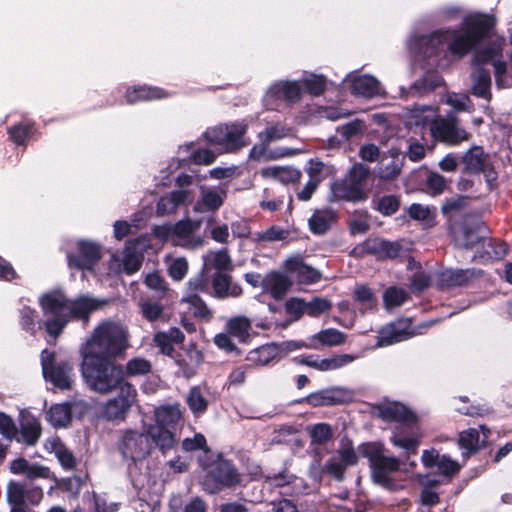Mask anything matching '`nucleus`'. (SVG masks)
<instances>
[{
  "instance_id": "nucleus-22",
  "label": "nucleus",
  "mask_w": 512,
  "mask_h": 512,
  "mask_svg": "<svg viewBox=\"0 0 512 512\" xmlns=\"http://www.w3.org/2000/svg\"><path fill=\"white\" fill-rule=\"evenodd\" d=\"M337 222V215L331 208L315 210L309 218V229L314 235L326 234L332 225Z\"/></svg>"
},
{
  "instance_id": "nucleus-58",
  "label": "nucleus",
  "mask_w": 512,
  "mask_h": 512,
  "mask_svg": "<svg viewBox=\"0 0 512 512\" xmlns=\"http://www.w3.org/2000/svg\"><path fill=\"white\" fill-rule=\"evenodd\" d=\"M310 435L313 443L323 445L332 439L333 431L329 424L318 423L314 425Z\"/></svg>"
},
{
  "instance_id": "nucleus-31",
  "label": "nucleus",
  "mask_w": 512,
  "mask_h": 512,
  "mask_svg": "<svg viewBox=\"0 0 512 512\" xmlns=\"http://www.w3.org/2000/svg\"><path fill=\"white\" fill-rule=\"evenodd\" d=\"M471 93L478 98L491 100V75L488 69L478 68L475 71Z\"/></svg>"
},
{
  "instance_id": "nucleus-56",
  "label": "nucleus",
  "mask_w": 512,
  "mask_h": 512,
  "mask_svg": "<svg viewBox=\"0 0 512 512\" xmlns=\"http://www.w3.org/2000/svg\"><path fill=\"white\" fill-rule=\"evenodd\" d=\"M354 360V357L349 354L335 355L328 359H319L317 370L329 371L341 368Z\"/></svg>"
},
{
  "instance_id": "nucleus-39",
  "label": "nucleus",
  "mask_w": 512,
  "mask_h": 512,
  "mask_svg": "<svg viewBox=\"0 0 512 512\" xmlns=\"http://www.w3.org/2000/svg\"><path fill=\"white\" fill-rule=\"evenodd\" d=\"M443 83L444 80L437 70H428L414 82L412 87L420 94H427L436 90Z\"/></svg>"
},
{
  "instance_id": "nucleus-44",
  "label": "nucleus",
  "mask_w": 512,
  "mask_h": 512,
  "mask_svg": "<svg viewBox=\"0 0 512 512\" xmlns=\"http://www.w3.org/2000/svg\"><path fill=\"white\" fill-rule=\"evenodd\" d=\"M303 86L309 95L318 97L326 91L327 80L322 74L311 73L303 79Z\"/></svg>"
},
{
  "instance_id": "nucleus-5",
  "label": "nucleus",
  "mask_w": 512,
  "mask_h": 512,
  "mask_svg": "<svg viewBox=\"0 0 512 512\" xmlns=\"http://www.w3.org/2000/svg\"><path fill=\"white\" fill-rule=\"evenodd\" d=\"M39 305L45 316H51L43 322L45 331L58 338L70 322V299L62 292H48L40 297Z\"/></svg>"
},
{
  "instance_id": "nucleus-45",
  "label": "nucleus",
  "mask_w": 512,
  "mask_h": 512,
  "mask_svg": "<svg viewBox=\"0 0 512 512\" xmlns=\"http://www.w3.org/2000/svg\"><path fill=\"white\" fill-rule=\"evenodd\" d=\"M226 196V191L223 189L220 192L209 189L202 193L200 203L205 207L206 211L215 212L224 204Z\"/></svg>"
},
{
  "instance_id": "nucleus-40",
  "label": "nucleus",
  "mask_w": 512,
  "mask_h": 512,
  "mask_svg": "<svg viewBox=\"0 0 512 512\" xmlns=\"http://www.w3.org/2000/svg\"><path fill=\"white\" fill-rule=\"evenodd\" d=\"M372 207L385 217L394 215L401 207V196L400 195H383L377 200L373 199Z\"/></svg>"
},
{
  "instance_id": "nucleus-48",
  "label": "nucleus",
  "mask_w": 512,
  "mask_h": 512,
  "mask_svg": "<svg viewBox=\"0 0 512 512\" xmlns=\"http://www.w3.org/2000/svg\"><path fill=\"white\" fill-rule=\"evenodd\" d=\"M409 299L408 293L403 288L388 287L383 293V302L386 308L399 307Z\"/></svg>"
},
{
  "instance_id": "nucleus-60",
  "label": "nucleus",
  "mask_w": 512,
  "mask_h": 512,
  "mask_svg": "<svg viewBox=\"0 0 512 512\" xmlns=\"http://www.w3.org/2000/svg\"><path fill=\"white\" fill-rule=\"evenodd\" d=\"M182 449L186 452L203 450L205 453H209L211 451L205 436L201 433H196L193 438H185L182 441Z\"/></svg>"
},
{
  "instance_id": "nucleus-21",
  "label": "nucleus",
  "mask_w": 512,
  "mask_h": 512,
  "mask_svg": "<svg viewBox=\"0 0 512 512\" xmlns=\"http://www.w3.org/2000/svg\"><path fill=\"white\" fill-rule=\"evenodd\" d=\"M168 93L159 87L135 85L128 87L125 92L126 103L134 105L143 101H153L166 98Z\"/></svg>"
},
{
  "instance_id": "nucleus-33",
  "label": "nucleus",
  "mask_w": 512,
  "mask_h": 512,
  "mask_svg": "<svg viewBox=\"0 0 512 512\" xmlns=\"http://www.w3.org/2000/svg\"><path fill=\"white\" fill-rule=\"evenodd\" d=\"M47 419L55 428H64L72 421V406L70 403L53 404L47 412Z\"/></svg>"
},
{
  "instance_id": "nucleus-19",
  "label": "nucleus",
  "mask_w": 512,
  "mask_h": 512,
  "mask_svg": "<svg viewBox=\"0 0 512 512\" xmlns=\"http://www.w3.org/2000/svg\"><path fill=\"white\" fill-rule=\"evenodd\" d=\"M287 271L296 274L297 280L302 284H314L322 279L321 272L306 264L301 256H293L285 261Z\"/></svg>"
},
{
  "instance_id": "nucleus-6",
  "label": "nucleus",
  "mask_w": 512,
  "mask_h": 512,
  "mask_svg": "<svg viewBox=\"0 0 512 512\" xmlns=\"http://www.w3.org/2000/svg\"><path fill=\"white\" fill-rule=\"evenodd\" d=\"M205 476L203 487L210 494H216L225 488H234L241 482L240 474L231 460L220 453L215 460L203 464Z\"/></svg>"
},
{
  "instance_id": "nucleus-13",
  "label": "nucleus",
  "mask_w": 512,
  "mask_h": 512,
  "mask_svg": "<svg viewBox=\"0 0 512 512\" xmlns=\"http://www.w3.org/2000/svg\"><path fill=\"white\" fill-rule=\"evenodd\" d=\"M101 259V246L89 240H79L77 251L67 253L68 267L79 271L93 270Z\"/></svg>"
},
{
  "instance_id": "nucleus-27",
  "label": "nucleus",
  "mask_w": 512,
  "mask_h": 512,
  "mask_svg": "<svg viewBox=\"0 0 512 512\" xmlns=\"http://www.w3.org/2000/svg\"><path fill=\"white\" fill-rule=\"evenodd\" d=\"M462 162L464 163V172L480 174L488 163V155L483 147L473 146L462 156Z\"/></svg>"
},
{
  "instance_id": "nucleus-38",
  "label": "nucleus",
  "mask_w": 512,
  "mask_h": 512,
  "mask_svg": "<svg viewBox=\"0 0 512 512\" xmlns=\"http://www.w3.org/2000/svg\"><path fill=\"white\" fill-rule=\"evenodd\" d=\"M277 343L262 345L249 351L246 359L257 366H263L278 356Z\"/></svg>"
},
{
  "instance_id": "nucleus-1",
  "label": "nucleus",
  "mask_w": 512,
  "mask_h": 512,
  "mask_svg": "<svg viewBox=\"0 0 512 512\" xmlns=\"http://www.w3.org/2000/svg\"><path fill=\"white\" fill-rule=\"evenodd\" d=\"M495 26L496 18L493 15L475 13L466 16L458 30L449 32L448 52L458 59L464 58L493 36Z\"/></svg>"
},
{
  "instance_id": "nucleus-4",
  "label": "nucleus",
  "mask_w": 512,
  "mask_h": 512,
  "mask_svg": "<svg viewBox=\"0 0 512 512\" xmlns=\"http://www.w3.org/2000/svg\"><path fill=\"white\" fill-rule=\"evenodd\" d=\"M358 451L368 460L373 482L387 490L396 491L398 484L390 474L399 472L403 462L395 456L386 455L387 450L381 442L362 443Z\"/></svg>"
},
{
  "instance_id": "nucleus-50",
  "label": "nucleus",
  "mask_w": 512,
  "mask_h": 512,
  "mask_svg": "<svg viewBox=\"0 0 512 512\" xmlns=\"http://www.w3.org/2000/svg\"><path fill=\"white\" fill-rule=\"evenodd\" d=\"M185 302L189 304L195 317L205 320L212 318V312L209 310L205 301L197 293L189 294L185 298Z\"/></svg>"
},
{
  "instance_id": "nucleus-59",
  "label": "nucleus",
  "mask_w": 512,
  "mask_h": 512,
  "mask_svg": "<svg viewBox=\"0 0 512 512\" xmlns=\"http://www.w3.org/2000/svg\"><path fill=\"white\" fill-rule=\"evenodd\" d=\"M438 473L440 475L446 476V477H453L456 474L459 473L461 466L459 463L453 459L449 455H441L438 464Z\"/></svg>"
},
{
  "instance_id": "nucleus-63",
  "label": "nucleus",
  "mask_w": 512,
  "mask_h": 512,
  "mask_svg": "<svg viewBox=\"0 0 512 512\" xmlns=\"http://www.w3.org/2000/svg\"><path fill=\"white\" fill-rule=\"evenodd\" d=\"M153 342L156 347L159 348L160 353L169 357H174L176 353L175 348L168 337L166 336L165 331H158L153 336Z\"/></svg>"
},
{
  "instance_id": "nucleus-9",
  "label": "nucleus",
  "mask_w": 512,
  "mask_h": 512,
  "mask_svg": "<svg viewBox=\"0 0 512 512\" xmlns=\"http://www.w3.org/2000/svg\"><path fill=\"white\" fill-rule=\"evenodd\" d=\"M401 251L402 245L400 241H390L380 237H369L355 246L351 251V255L356 258H364L366 255H372L379 261H385L398 258Z\"/></svg>"
},
{
  "instance_id": "nucleus-51",
  "label": "nucleus",
  "mask_w": 512,
  "mask_h": 512,
  "mask_svg": "<svg viewBox=\"0 0 512 512\" xmlns=\"http://www.w3.org/2000/svg\"><path fill=\"white\" fill-rule=\"evenodd\" d=\"M313 338L317 339L322 345L329 347L340 345L345 341L344 333L334 328L321 330Z\"/></svg>"
},
{
  "instance_id": "nucleus-52",
  "label": "nucleus",
  "mask_w": 512,
  "mask_h": 512,
  "mask_svg": "<svg viewBox=\"0 0 512 512\" xmlns=\"http://www.w3.org/2000/svg\"><path fill=\"white\" fill-rule=\"evenodd\" d=\"M24 476H25L24 480H22V481L18 480V481L24 482L28 486H35L33 484V481L37 478L55 479V476L51 475V471H50L49 467L40 465L38 463H33V464L30 463Z\"/></svg>"
},
{
  "instance_id": "nucleus-54",
  "label": "nucleus",
  "mask_w": 512,
  "mask_h": 512,
  "mask_svg": "<svg viewBox=\"0 0 512 512\" xmlns=\"http://www.w3.org/2000/svg\"><path fill=\"white\" fill-rule=\"evenodd\" d=\"M370 175V169L364 164H354L348 172L346 179H348L356 187L366 189V183Z\"/></svg>"
},
{
  "instance_id": "nucleus-43",
  "label": "nucleus",
  "mask_w": 512,
  "mask_h": 512,
  "mask_svg": "<svg viewBox=\"0 0 512 512\" xmlns=\"http://www.w3.org/2000/svg\"><path fill=\"white\" fill-rule=\"evenodd\" d=\"M186 403L195 416L204 414L209 406L208 400L204 397L200 387L198 386L190 388L186 398Z\"/></svg>"
},
{
  "instance_id": "nucleus-55",
  "label": "nucleus",
  "mask_w": 512,
  "mask_h": 512,
  "mask_svg": "<svg viewBox=\"0 0 512 512\" xmlns=\"http://www.w3.org/2000/svg\"><path fill=\"white\" fill-rule=\"evenodd\" d=\"M286 314L291 316V319L283 325V327H286L291 322L298 321L302 318L304 314H306V308H305V300L301 298H290L285 302L284 305Z\"/></svg>"
},
{
  "instance_id": "nucleus-36",
  "label": "nucleus",
  "mask_w": 512,
  "mask_h": 512,
  "mask_svg": "<svg viewBox=\"0 0 512 512\" xmlns=\"http://www.w3.org/2000/svg\"><path fill=\"white\" fill-rule=\"evenodd\" d=\"M251 329L252 322L245 316H235L227 322V330L230 335L237 337L243 343H247L250 340Z\"/></svg>"
},
{
  "instance_id": "nucleus-7",
  "label": "nucleus",
  "mask_w": 512,
  "mask_h": 512,
  "mask_svg": "<svg viewBox=\"0 0 512 512\" xmlns=\"http://www.w3.org/2000/svg\"><path fill=\"white\" fill-rule=\"evenodd\" d=\"M42 374L47 382L60 390L72 388L73 365L70 361L56 362V353L47 348L40 353Z\"/></svg>"
},
{
  "instance_id": "nucleus-61",
  "label": "nucleus",
  "mask_w": 512,
  "mask_h": 512,
  "mask_svg": "<svg viewBox=\"0 0 512 512\" xmlns=\"http://www.w3.org/2000/svg\"><path fill=\"white\" fill-rule=\"evenodd\" d=\"M143 318L149 322L158 320L163 314V305L158 302L144 301L140 305Z\"/></svg>"
},
{
  "instance_id": "nucleus-15",
  "label": "nucleus",
  "mask_w": 512,
  "mask_h": 512,
  "mask_svg": "<svg viewBox=\"0 0 512 512\" xmlns=\"http://www.w3.org/2000/svg\"><path fill=\"white\" fill-rule=\"evenodd\" d=\"M444 45V34L434 31L427 35H416L409 40L408 48L416 57L428 60L437 56Z\"/></svg>"
},
{
  "instance_id": "nucleus-28",
  "label": "nucleus",
  "mask_w": 512,
  "mask_h": 512,
  "mask_svg": "<svg viewBox=\"0 0 512 512\" xmlns=\"http://www.w3.org/2000/svg\"><path fill=\"white\" fill-rule=\"evenodd\" d=\"M340 392L338 388H328L310 393L306 397L297 401V403H307L312 407L333 406L342 403V399L337 395Z\"/></svg>"
},
{
  "instance_id": "nucleus-20",
  "label": "nucleus",
  "mask_w": 512,
  "mask_h": 512,
  "mask_svg": "<svg viewBox=\"0 0 512 512\" xmlns=\"http://www.w3.org/2000/svg\"><path fill=\"white\" fill-rule=\"evenodd\" d=\"M105 302L87 295H81L70 299L69 316L70 320H82L88 322L90 315L100 309Z\"/></svg>"
},
{
  "instance_id": "nucleus-26",
  "label": "nucleus",
  "mask_w": 512,
  "mask_h": 512,
  "mask_svg": "<svg viewBox=\"0 0 512 512\" xmlns=\"http://www.w3.org/2000/svg\"><path fill=\"white\" fill-rule=\"evenodd\" d=\"M481 244L483 251L477 252L475 257L479 258L482 262L501 260L508 253V245L499 239L485 238Z\"/></svg>"
},
{
  "instance_id": "nucleus-34",
  "label": "nucleus",
  "mask_w": 512,
  "mask_h": 512,
  "mask_svg": "<svg viewBox=\"0 0 512 512\" xmlns=\"http://www.w3.org/2000/svg\"><path fill=\"white\" fill-rule=\"evenodd\" d=\"M248 129L245 121L226 124V146L232 150H238L245 146L243 137Z\"/></svg>"
},
{
  "instance_id": "nucleus-42",
  "label": "nucleus",
  "mask_w": 512,
  "mask_h": 512,
  "mask_svg": "<svg viewBox=\"0 0 512 512\" xmlns=\"http://www.w3.org/2000/svg\"><path fill=\"white\" fill-rule=\"evenodd\" d=\"M275 94L289 103H296L302 99V87L297 81H282L275 86Z\"/></svg>"
},
{
  "instance_id": "nucleus-10",
  "label": "nucleus",
  "mask_w": 512,
  "mask_h": 512,
  "mask_svg": "<svg viewBox=\"0 0 512 512\" xmlns=\"http://www.w3.org/2000/svg\"><path fill=\"white\" fill-rule=\"evenodd\" d=\"M485 229L484 221L479 216L467 214L460 222L451 226V233L459 246L471 249L484 241L486 237L481 233Z\"/></svg>"
},
{
  "instance_id": "nucleus-23",
  "label": "nucleus",
  "mask_w": 512,
  "mask_h": 512,
  "mask_svg": "<svg viewBox=\"0 0 512 512\" xmlns=\"http://www.w3.org/2000/svg\"><path fill=\"white\" fill-rule=\"evenodd\" d=\"M291 285V280L277 271H273L263 280L264 289L277 301L284 298Z\"/></svg>"
},
{
  "instance_id": "nucleus-46",
  "label": "nucleus",
  "mask_w": 512,
  "mask_h": 512,
  "mask_svg": "<svg viewBox=\"0 0 512 512\" xmlns=\"http://www.w3.org/2000/svg\"><path fill=\"white\" fill-rule=\"evenodd\" d=\"M156 426H162L166 427L168 429L175 428L177 425L179 419H180V413L177 409L166 406L161 407L157 410L156 415Z\"/></svg>"
},
{
  "instance_id": "nucleus-62",
  "label": "nucleus",
  "mask_w": 512,
  "mask_h": 512,
  "mask_svg": "<svg viewBox=\"0 0 512 512\" xmlns=\"http://www.w3.org/2000/svg\"><path fill=\"white\" fill-rule=\"evenodd\" d=\"M401 168L402 163L399 161L398 157L393 158L389 164H384L382 160L379 177L384 180H393L400 174Z\"/></svg>"
},
{
  "instance_id": "nucleus-14",
  "label": "nucleus",
  "mask_w": 512,
  "mask_h": 512,
  "mask_svg": "<svg viewBox=\"0 0 512 512\" xmlns=\"http://www.w3.org/2000/svg\"><path fill=\"white\" fill-rule=\"evenodd\" d=\"M376 416L388 423H400L402 425H416L418 415L407 405L399 401H387L374 406Z\"/></svg>"
},
{
  "instance_id": "nucleus-49",
  "label": "nucleus",
  "mask_w": 512,
  "mask_h": 512,
  "mask_svg": "<svg viewBox=\"0 0 512 512\" xmlns=\"http://www.w3.org/2000/svg\"><path fill=\"white\" fill-rule=\"evenodd\" d=\"M231 281L232 277L229 274L223 272L214 273L211 281L214 296L219 299L227 298L229 296Z\"/></svg>"
},
{
  "instance_id": "nucleus-3",
  "label": "nucleus",
  "mask_w": 512,
  "mask_h": 512,
  "mask_svg": "<svg viewBox=\"0 0 512 512\" xmlns=\"http://www.w3.org/2000/svg\"><path fill=\"white\" fill-rule=\"evenodd\" d=\"M129 337L128 329L124 325L104 320L93 329L90 337L81 345L80 352L118 360L124 357L129 347Z\"/></svg>"
},
{
  "instance_id": "nucleus-32",
  "label": "nucleus",
  "mask_w": 512,
  "mask_h": 512,
  "mask_svg": "<svg viewBox=\"0 0 512 512\" xmlns=\"http://www.w3.org/2000/svg\"><path fill=\"white\" fill-rule=\"evenodd\" d=\"M499 57H503L502 46L496 42L491 43L484 48H477L473 51L472 66L475 70L484 68V65L489 64Z\"/></svg>"
},
{
  "instance_id": "nucleus-25",
  "label": "nucleus",
  "mask_w": 512,
  "mask_h": 512,
  "mask_svg": "<svg viewBox=\"0 0 512 512\" xmlns=\"http://www.w3.org/2000/svg\"><path fill=\"white\" fill-rule=\"evenodd\" d=\"M146 435L149 436L151 445L155 444L163 455L171 450L177 443L175 434L166 427L152 425L149 427Z\"/></svg>"
},
{
  "instance_id": "nucleus-16",
  "label": "nucleus",
  "mask_w": 512,
  "mask_h": 512,
  "mask_svg": "<svg viewBox=\"0 0 512 512\" xmlns=\"http://www.w3.org/2000/svg\"><path fill=\"white\" fill-rule=\"evenodd\" d=\"M480 273L481 270H476L474 268L444 269L437 274L436 286L441 291L450 290L456 287H465Z\"/></svg>"
},
{
  "instance_id": "nucleus-8",
  "label": "nucleus",
  "mask_w": 512,
  "mask_h": 512,
  "mask_svg": "<svg viewBox=\"0 0 512 512\" xmlns=\"http://www.w3.org/2000/svg\"><path fill=\"white\" fill-rule=\"evenodd\" d=\"M44 497L40 486H28L24 482L8 481L6 485V502L9 512H30L29 506H37Z\"/></svg>"
},
{
  "instance_id": "nucleus-11",
  "label": "nucleus",
  "mask_w": 512,
  "mask_h": 512,
  "mask_svg": "<svg viewBox=\"0 0 512 512\" xmlns=\"http://www.w3.org/2000/svg\"><path fill=\"white\" fill-rule=\"evenodd\" d=\"M118 450L125 459L136 463L150 455L152 446L148 435L128 429L118 442Z\"/></svg>"
},
{
  "instance_id": "nucleus-17",
  "label": "nucleus",
  "mask_w": 512,
  "mask_h": 512,
  "mask_svg": "<svg viewBox=\"0 0 512 512\" xmlns=\"http://www.w3.org/2000/svg\"><path fill=\"white\" fill-rule=\"evenodd\" d=\"M434 322H425L417 327V330L424 328L427 329L433 325ZM410 322L399 321L397 324L390 325L389 328L382 330L378 337L379 346H388L409 339L415 334H420V331L409 330Z\"/></svg>"
},
{
  "instance_id": "nucleus-53",
  "label": "nucleus",
  "mask_w": 512,
  "mask_h": 512,
  "mask_svg": "<svg viewBox=\"0 0 512 512\" xmlns=\"http://www.w3.org/2000/svg\"><path fill=\"white\" fill-rule=\"evenodd\" d=\"M353 297L365 309H373L377 305V298L370 287L367 285L357 286Z\"/></svg>"
},
{
  "instance_id": "nucleus-30",
  "label": "nucleus",
  "mask_w": 512,
  "mask_h": 512,
  "mask_svg": "<svg viewBox=\"0 0 512 512\" xmlns=\"http://www.w3.org/2000/svg\"><path fill=\"white\" fill-rule=\"evenodd\" d=\"M458 446L463 457H470L485 447V441L480 444V435L477 429L469 428L459 433Z\"/></svg>"
},
{
  "instance_id": "nucleus-35",
  "label": "nucleus",
  "mask_w": 512,
  "mask_h": 512,
  "mask_svg": "<svg viewBox=\"0 0 512 512\" xmlns=\"http://www.w3.org/2000/svg\"><path fill=\"white\" fill-rule=\"evenodd\" d=\"M390 441L395 447L404 449L407 457L418 453V447L420 445L419 436H405L403 428H396L393 435L390 437Z\"/></svg>"
},
{
  "instance_id": "nucleus-2",
  "label": "nucleus",
  "mask_w": 512,
  "mask_h": 512,
  "mask_svg": "<svg viewBox=\"0 0 512 512\" xmlns=\"http://www.w3.org/2000/svg\"><path fill=\"white\" fill-rule=\"evenodd\" d=\"M80 371L86 386L99 394H107L124 385L122 365L116 359L80 352Z\"/></svg>"
},
{
  "instance_id": "nucleus-57",
  "label": "nucleus",
  "mask_w": 512,
  "mask_h": 512,
  "mask_svg": "<svg viewBox=\"0 0 512 512\" xmlns=\"http://www.w3.org/2000/svg\"><path fill=\"white\" fill-rule=\"evenodd\" d=\"M331 307V302L321 297H314L310 302H305L306 314L311 317H319L328 312Z\"/></svg>"
},
{
  "instance_id": "nucleus-12",
  "label": "nucleus",
  "mask_w": 512,
  "mask_h": 512,
  "mask_svg": "<svg viewBox=\"0 0 512 512\" xmlns=\"http://www.w3.org/2000/svg\"><path fill=\"white\" fill-rule=\"evenodd\" d=\"M117 389V396L109 399L103 407V417L108 421H123L136 401L137 390L131 383H125Z\"/></svg>"
},
{
  "instance_id": "nucleus-64",
  "label": "nucleus",
  "mask_w": 512,
  "mask_h": 512,
  "mask_svg": "<svg viewBox=\"0 0 512 512\" xmlns=\"http://www.w3.org/2000/svg\"><path fill=\"white\" fill-rule=\"evenodd\" d=\"M143 263V257L135 252H127L123 258V271L127 275H132L140 270Z\"/></svg>"
},
{
  "instance_id": "nucleus-47",
  "label": "nucleus",
  "mask_w": 512,
  "mask_h": 512,
  "mask_svg": "<svg viewBox=\"0 0 512 512\" xmlns=\"http://www.w3.org/2000/svg\"><path fill=\"white\" fill-rule=\"evenodd\" d=\"M41 435L40 423L32 418L21 424V436L26 445H35Z\"/></svg>"
},
{
  "instance_id": "nucleus-37",
  "label": "nucleus",
  "mask_w": 512,
  "mask_h": 512,
  "mask_svg": "<svg viewBox=\"0 0 512 512\" xmlns=\"http://www.w3.org/2000/svg\"><path fill=\"white\" fill-rule=\"evenodd\" d=\"M19 325L22 330L35 336L38 329H42L43 323L38 320V312L30 306H23L19 310Z\"/></svg>"
},
{
  "instance_id": "nucleus-29",
  "label": "nucleus",
  "mask_w": 512,
  "mask_h": 512,
  "mask_svg": "<svg viewBox=\"0 0 512 512\" xmlns=\"http://www.w3.org/2000/svg\"><path fill=\"white\" fill-rule=\"evenodd\" d=\"M379 86L380 83L375 77L361 75L351 81L350 90L353 95L372 98L379 94Z\"/></svg>"
},
{
  "instance_id": "nucleus-18",
  "label": "nucleus",
  "mask_w": 512,
  "mask_h": 512,
  "mask_svg": "<svg viewBox=\"0 0 512 512\" xmlns=\"http://www.w3.org/2000/svg\"><path fill=\"white\" fill-rule=\"evenodd\" d=\"M331 193L335 200L360 203L368 199L367 189L356 187L348 179H339L332 183Z\"/></svg>"
},
{
  "instance_id": "nucleus-41",
  "label": "nucleus",
  "mask_w": 512,
  "mask_h": 512,
  "mask_svg": "<svg viewBox=\"0 0 512 512\" xmlns=\"http://www.w3.org/2000/svg\"><path fill=\"white\" fill-rule=\"evenodd\" d=\"M152 364L149 360L141 357L130 359L125 367L122 365L123 383H128L126 378L144 376L151 372Z\"/></svg>"
},
{
  "instance_id": "nucleus-24",
  "label": "nucleus",
  "mask_w": 512,
  "mask_h": 512,
  "mask_svg": "<svg viewBox=\"0 0 512 512\" xmlns=\"http://www.w3.org/2000/svg\"><path fill=\"white\" fill-rule=\"evenodd\" d=\"M38 133L36 123L31 120H23L7 129L9 139L17 146H25Z\"/></svg>"
}]
</instances>
